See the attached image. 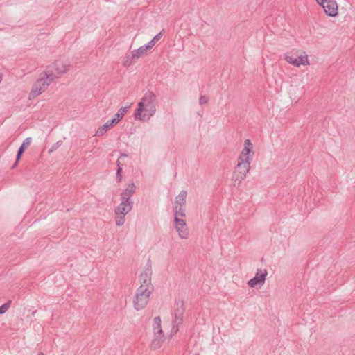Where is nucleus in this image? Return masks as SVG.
<instances>
[{"instance_id":"c85d7f7f","label":"nucleus","mask_w":355,"mask_h":355,"mask_svg":"<svg viewBox=\"0 0 355 355\" xmlns=\"http://www.w3.org/2000/svg\"><path fill=\"white\" fill-rule=\"evenodd\" d=\"M38 355H44L43 353H40Z\"/></svg>"},{"instance_id":"a878e982","label":"nucleus","mask_w":355,"mask_h":355,"mask_svg":"<svg viewBox=\"0 0 355 355\" xmlns=\"http://www.w3.org/2000/svg\"><path fill=\"white\" fill-rule=\"evenodd\" d=\"M155 44L156 42L152 39L146 45H144V46L148 51L151 49Z\"/></svg>"},{"instance_id":"f3484780","label":"nucleus","mask_w":355,"mask_h":355,"mask_svg":"<svg viewBox=\"0 0 355 355\" xmlns=\"http://www.w3.org/2000/svg\"><path fill=\"white\" fill-rule=\"evenodd\" d=\"M116 124V121H108L104 125L100 126L96 132V135L98 137L103 136L108 130L111 129Z\"/></svg>"},{"instance_id":"0eeeda50","label":"nucleus","mask_w":355,"mask_h":355,"mask_svg":"<svg viewBox=\"0 0 355 355\" xmlns=\"http://www.w3.org/2000/svg\"><path fill=\"white\" fill-rule=\"evenodd\" d=\"M51 83V82L49 81V79L44 78V75L41 73L39 78L32 87L31 91L28 95V98L33 99L40 95L47 89Z\"/></svg>"},{"instance_id":"412c9836","label":"nucleus","mask_w":355,"mask_h":355,"mask_svg":"<svg viewBox=\"0 0 355 355\" xmlns=\"http://www.w3.org/2000/svg\"><path fill=\"white\" fill-rule=\"evenodd\" d=\"M148 50L145 48L144 46L139 47V49L134 50L132 51L130 55H132V58H139L141 56L145 55L147 53Z\"/></svg>"},{"instance_id":"39448f33","label":"nucleus","mask_w":355,"mask_h":355,"mask_svg":"<svg viewBox=\"0 0 355 355\" xmlns=\"http://www.w3.org/2000/svg\"><path fill=\"white\" fill-rule=\"evenodd\" d=\"M173 227L181 239H187L189 237V230L186 222V214H173Z\"/></svg>"},{"instance_id":"393cba45","label":"nucleus","mask_w":355,"mask_h":355,"mask_svg":"<svg viewBox=\"0 0 355 355\" xmlns=\"http://www.w3.org/2000/svg\"><path fill=\"white\" fill-rule=\"evenodd\" d=\"M209 101V97L207 96H202L199 99L200 105H202L207 104Z\"/></svg>"},{"instance_id":"f03ea898","label":"nucleus","mask_w":355,"mask_h":355,"mask_svg":"<svg viewBox=\"0 0 355 355\" xmlns=\"http://www.w3.org/2000/svg\"><path fill=\"white\" fill-rule=\"evenodd\" d=\"M156 105L155 96L152 93L145 94L134 113L135 119L141 121H148L155 114Z\"/></svg>"},{"instance_id":"6e6552de","label":"nucleus","mask_w":355,"mask_h":355,"mask_svg":"<svg viewBox=\"0 0 355 355\" xmlns=\"http://www.w3.org/2000/svg\"><path fill=\"white\" fill-rule=\"evenodd\" d=\"M250 166L237 162V164L234 168L232 180L234 185H239L246 178L248 173L250 171Z\"/></svg>"},{"instance_id":"a211bd4d","label":"nucleus","mask_w":355,"mask_h":355,"mask_svg":"<svg viewBox=\"0 0 355 355\" xmlns=\"http://www.w3.org/2000/svg\"><path fill=\"white\" fill-rule=\"evenodd\" d=\"M136 187L134 184H129L121 193V199L130 200V197L135 191Z\"/></svg>"},{"instance_id":"20e7f679","label":"nucleus","mask_w":355,"mask_h":355,"mask_svg":"<svg viewBox=\"0 0 355 355\" xmlns=\"http://www.w3.org/2000/svg\"><path fill=\"white\" fill-rule=\"evenodd\" d=\"M254 155L255 148L253 143L249 139H245L238 156L237 162L250 166Z\"/></svg>"},{"instance_id":"b1692460","label":"nucleus","mask_w":355,"mask_h":355,"mask_svg":"<svg viewBox=\"0 0 355 355\" xmlns=\"http://www.w3.org/2000/svg\"><path fill=\"white\" fill-rule=\"evenodd\" d=\"M10 302L3 304L0 306V315L5 313L10 306Z\"/></svg>"},{"instance_id":"7ed1b4c3","label":"nucleus","mask_w":355,"mask_h":355,"mask_svg":"<svg viewBox=\"0 0 355 355\" xmlns=\"http://www.w3.org/2000/svg\"><path fill=\"white\" fill-rule=\"evenodd\" d=\"M284 59L288 63L295 67L311 64L309 55L304 51L292 50L285 53Z\"/></svg>"},{"instance_id":"cd10ccee","label":"nucleus","mask_w":355,"mask_h":355,"mask_svg":"<svg viewBox=\"0 0 355 355\" xmlns=\"http://www.w3.org/2000/svg\"><path fill=\"white\" fill-rule=\"evenodd\" d=\"M118 170H117V178H118V180L119 182H120L121 180V167L119 166V159H118Z\"/></svg>"},{"instance_id":"dca6fc26","label":"nucleus","mask_w":355,"mask_h":355,"mask_svg":"<svg viewBox=\"0 0 355 355\" xmlns=\"http://www.w3.org/2000/svg\"><path fill=\"white\" fill-rule=\"evenodd\" d=\"M164 340V332H159V331H155V333H154V338L150 343V348L153 350L159 349L162 346Z\"/></svg>"},{"instance_id":"4468645a","label":"nucleus","mask_w":355,"mask_h":355,"mask_svg":"<svg viewBox=\"0 0 355 355\" xmlns=\"http://www.w3.org/2000/svg\"><path fill=\"white\" fill-rule=\"evenodd\" d=\"M185 311L184 303L182 300H178L174 306L175 322L181 323L183 320L184 313Z\"/></svg>"},{"instance_id":"f8f14e48","label":"nucleus","mask_w":355,"mask_h":355,"mask_svg":"<svg viewBox=\"0 0 355 355\" xmlns=\"http://www.w3.org/2000/svg\"><path fill=\"white\" fill-rule=\"evenodd\" d=\"M42 73L51 83L62 76L53 63L48 66Z\"/></svg>"},{"instance_id":"9b49d317","label":"nucleus","mask_w":355,"mask_h":355,"mask_svg":"<svg viewBox=\"0 0 355 355\" xmlns=\"http://www.w3.org/2000/svg\"><path fill=\"white\" fill-rule=\"evenodd\" d=\"M187 196V191H182L175 197L173 207V214H185L184 206L186 205Z\"/></svg>"},{"instance_id":"1a4fd4ad","label":"nucleus","mask_w":355,"mask_h":355,"mask_svg":"<svg viewBox=\"0 0 355 355\" xmlns=\"http://www.w3.org/2000/svg\"><path fill=\"white\" fill-rule=\"evenodd\" d=\"M318 5L323 8L326 15L336 17L338 14V5L336 0H315Z\"/></svg>"},{"instance_id":"4be33fe9","label":"nucleus","mask_w":355,"mask_h":355,"mask_svg":"<svg viewBox=\"0 0 355 355\" xmlns=\"http://www.w3.org/2000/svg\"><path fill=\"white\" fill-rule=\"evenodd\" d=\"M161 323H162V320L159 317H155L154 319H153V331L154 333H155V331H159L160 332H163L162 329V327H161Z\"/></svg>"},{"instance_id":"aec40b11","label":"nucleus","mask_w":355,"mask_h":355,"mask_svg":"<svg viewBox=\"0 0 355 355\" xmlns=\"http://www.w3.org/2000/svg\"><path fill=\"white\" fill-rule=\"evenodd\" d=\"M129 107H130L128 106V107L120 108L118 110L117 113L116 114L114 118L112 120L116 121V124H117L123 119V117L124 116L125 113L128 112V110L129 109Z\"/></svg>"},{"instance_id":"9d476101","label":"nucleus","mask_w":355,"mask_h":355,"mask_svg":"<svg viewBox=\"0 0 355 355\" xmlns=\"http://www.w3.org/2000/svg\"><path fill=\"white\" fill-rule=\"evenodd\" d=\"M268 271L266 269H258L255 277L248 282L251 288H261L265 284Z\"/></svg>"},{"instance_id":"2eb2a0df","label":"nucleus","mask_w":355,"mask_h":355,"mask_svg":"<svg viewBox=\"0 0 355 355\" xmlns=\"http://www.w3.org/2000/svg\"><path fill=\"white\" fill-rule=\"evenodd\" d=\"M53 64L62 76L65 74L71 67L70 61L66 59L57 60Z\"/></svg>"},{"instance_id":"6ab92c4d","label":"nucleus","mask_w":355,"mask_h":355,"mask_svg":"<svg viewBox=\"0 0 355 355\" xmlns=\"http://www.w3.org/2000/svg\"><path fill=\"white\" fill-rule=\"evenodd\" d=\"M31 141H32V139L31 137H27L26 139H25L24 140L21 146H20V148L18 150V153H17V162H18L20 159L24 150L30 146Z\"/></svg>"},{"instance_id":"5701e85b","label":"nucleus","mask_w":355,"mask_h":355,"mask_svg":"<svg viewBox=\"0 0 355 355\" xmlns=\"http://www.w3.org/2000/svg\"><path fill=\"white\" fill-rule=\"evenodd\" d=\"M135 58L132 57V55L128 54L123 61V65L125 67L130 66L132 64V59Z\"/></svg>"},{"instance_id":"f257e3e1","label":"nucleus","mask_w":355,"mask_h":355,"mask_svg":"<svg viewBox=\"0 0 355 355\" xmlns=\"http://www.w3.org/2000/svg\"><path fill=\"white\" fill-rule=\"evenodd\" d=\"M140 286L137 289L132 299L134 308L137 311L144 309L148 304L150 296L153 292L151 275L149 272H142L139 277Z\"/></svg>"},{"instance_id":"bb28decb","label":"nucleus","mask_w":355,"mask_h":355,"mask_svg":"<svg viewBox=\"0 0 355 355\" xmlns=\"http://www.w3.org/2000/svg\"><path fill=\"white\" fill-rule=\"evenodd\" d=\"M164 31H162L160 33H159L157 35H156L153 40L157 43L162 37Z\"/></svg>"},{"instance_id":"423d86ee","label":"nucleus","mask_w":355,"mask_h":355,"mask_svg":"<svg viewBox=\"0 0 355 355\" xmlns=\"http://www.w3.org/2000/svg\"><path fill=\"white\" fill-rule=\"evenodd\" d=\"M132 203L130 200L121 199V203L114 210L115 222L117 226H121L125 223V216L132 209Z\"/></svg>"},{"instance_id":"ddd939ff","label":"nucleus","mask_w":355,"mask_h":355,"mask_svg":"<svg viewBox=\"0 0 355 355\" xmlns=\"http://www.w3.org/2000/svg\"><path fill=\"white\" fill-rule=\"evenodd\" d=\"M42 73L51 83L62 76L53 63L48 66Z\"/></svg>"}]
</instances>
